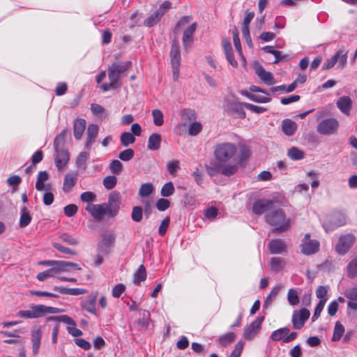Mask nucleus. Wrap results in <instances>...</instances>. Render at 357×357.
<instances>
[{
    "mask_svg": "<svg viewBox=\"0 0 357 357\" xmlns=\"http://www.w3.org/2000/svg\"><path fill=\"white\" fill-rule=\"evenodd\" d=\"M319 242L316 239H311L310 234H306L301 243V252L305 255H312L319 250Z\"/></svg>",
    "mask_w": 357,
    "mask_h": 357,
    "instance_id": "nucleus-10",
    "label": "nucleus"
},
{
    "mask_svg": "<svg viewBox=\"0 0 357 357\" xmlns=\"http://www.w3.org/2000/svg\"><path fill=\"white\" fill-rule=\"evenodd\" d=\"M109 169L113 174H119L122 171L123 165L119 160H114L109 165Z\"/></svg>",
    "mask_w": 357,
    "mask_h": 357,
    "instance_id": "nucleus-54",
    "label": "nucleus"
},
{
    "mask_svg": "<svg viewBox=\"0 0 357 357\" xmlns=\"http://www.w3.org/2000/svg\"><path fill=\"white\" fill-rule=\"evenodd\" d=\"M266 220L275 227L276 231H284L290 226V220L287 218L284 212L279 208L268 211L266 215Z\"/></svg>",
    "mask_w": 357,
    "mask_h": 357,
    "instance_id": "nucleus-3",
    "label": "nucleus"
},
{
    "mask_svg": "<svg viewBox=\"0 0 357 357\" xmlns=\"http://www.w3.org/2000/svg\"><path fill=\"white\" fill-rule=\"evenodd\" d=\"M121 196L119 192L114 191L109 195L108 202L106 203L109 211V217H115L120 209Z\"/></svg>",
    "mask_w": 357,
    "mask_h": 357,
    "instance_id": "nucleus-16",
    "label": "nucleus"
},
{
    "mask_svg": "<svg viewBox=\"0 0 357 357\" xmlns=\"http://www.w3.org/2000/svg\"><path fill=\"white\" fill-rule=\"evenodd\" d=\"M78 211V208L75 204H68L63 208L65 215L68 217H72L76 214Z\"/></svg>",
    "mask_w": 357,
    "mask_h": 357,
    "instance_id": "nucleus-61",
    "label": "nucleus"
},
{
    "mask_svg": "<svg viewBox=\"0 0 357 357\" xmlns=\"http://www.w3.org/2000/svg\"><path fill=\"white\" fill-rule=\"evenodd\" d=\"M233 40L234 47L240 56H242V49L241 45V41L238 36V29L235 27L232 31Z\"/></svg>",
    "mask_w": 357,
    "mask_h": 357,
    "instance_id": "nucleus-52",
    "label": "nucleus"
},
{
    "mask_svg": "<svg viewBox=\"0 0 357 357\" xmlns=\"http://www.w3.org/2000/svg\"><path fill=\"white\" fill-rule=\"evenodd\" d=\"M296 128V123L290 119H285L282 123V130L288 136H292L295 133Z\"/></svg>",
    "mask_w": 357,
    "mask_h": 357,
    "instance_id": "nucleus-31",
    "label": "nucleus"
},
{
    "mask_svg": "<svg viewBox=\"0 0 357 357\" xmlns=\"http://www.w3.org/2000/svg\"><path fill=\"white\" fill-rule=\"evenodd\" d=\"M20 213L21 215L20 218L19 226L21 228H24L30 224L32 218L26 206L21 207Z\"/></svg>",
    "mask_w": 357,
    "mask_h": 357,
    "instance_id": "nucleus-32",
    "label": "nucleus"
},
{
    "mask_svg": "<svg viewBox=\"0 0 357 357\" xmlns=\"http://www.w3.org/2000/svg\"><path fill=\"white\" fill-rule=\"evenodd\" d=\"M269 251L273 255L282 254L287 252V245L281 239L271 240L268 243Z\"/></svg>",
    "mask_w": 357,
    "mask_h": 357,
    "instance_id": "nucleus-21",
    "label": "nucleus"
},
{
    "mask_svg": "<svg viewBox=\"0 0 357 357\" xmlns=\"http://www.w3.org/2000/svg\"><path fill=\"white\" fill-rule=\"evenodd\" d=\"M263 321L264 317H257L250 325L245 327L243 334V338L248 341L252 340L260 332Z\"/></svg>",
    "mask_w": 357,
    "mask_h": 357,
    "instance_id": "nucleus-13",
    "label": "nucleus"
},
{
    "mask_svg": "<svg viewBox=\"0 0 357 357\" xmlns=\"http://www.w3.org/2000/svg\"><path fill=\"white\" fill-rule=\"evenodd\" d=\"M287 155L293 160H299L304 158V153L297 147H291L288 150Z\"/></svg>",
    "mask_w": 357,
    "mask_h": 357,
    "instance_id": "nucleus-36",
    "label": "nucleus"
},
{
    "mask_svg": "<svg viewBox=\"0 0 357 357\" xmlns=\"http://www.w3.org/2000/svg\"><path fill=\"white\" fill-rule=\"evenodd\" d=\"M235 338L236 334L232 332H229L220 335L218 341L220 344L223 347H226L229 344L233 342Z\"/></svg>",
    "mask_w": 357,
    "mask_h": 357,
    "instance_id": "nucleus-34",
    "label": "nucleus"
},
{
    "mask_svg": "<svg viewBox=\"0 0 357 357\" xmlns=\"http://www.w3.org/2000/svg\"><path fill=\"white\" fill-rule=\"evenodd\" d=\"M131 61L124 63L114 62L108 68V77L110 82L120 86L119 81L123 73L127 71L131 66Z\"/></svg>",
    "mask_w": 357,
    "mask_h": 357,
    "instance_id": "nucleus-6",
    "label": "nucleus"
},
{
    "mask_svg": "<svg viewBox=\"0 0 357 357\" xmlns=\"http://www.w3.org/2000/svg\"><path fill=\"white\" fill-rule=\"evenodd\" d=\"M274 202L272 200L261 199L256 201L252 206V211L257 215H261L267 211L273 209Z\"/></svg>",
    "mask_w": 357,
    "mask_h": 357,
    "instance_id": "nucleus-19",
    "label": "nucleus"
},
{
    "mask_svg": "<svg viewBox=\"0 0 357 357\" xmlns=\"http://www.w3.org/2000/svg\"><path fill=\"white\" fill-rule=\"evenodd\" d=\"M344 333V326L340 321H337L334 327L333 335L332 338L333 341H339L343 336Z\"/></svg>",
    "mask_w": 357,
    "mask_h": 357,
    "instance_id": "nucleus-35",
    "label": "nucleus"
},
{
    "mask_svg": "<svg viewBox=\"0 0 357 357\" xmlns=\"http://www.w3.org/2000/svg\"><path fill=\"white\" fill-rule=\"evenodd\" d=\"M50 178L49 174L46 171H41L38 173L36 183V189H41L40 185L44 183Z\"/></svg>",
    "mask_w": 357,
    "mask_h": 357,
    "instance_id": "nucleus-50",
    "label": "nucleus"
},
{
    "mask_svg": "<svg viewBox=\"0 0 357 357\" xmlns=\"http://www.w3.org/2000/svg\"><path fill=\"white\" fill-rule=\"evenodd\" d=\"M287 301L291 305H296L299 303L298 294L294 289H290L287 293Z\"/></svg>",
    "mask_w": 357,
    "mask_h": 357,
    "instance_id": "nucleus-42",
    "label": "nucleus"
},
{
    "mask_svg": "<svg viewBox=\"0 0 357 357\" xmlns=\"http://www.w3.org/2000/svg\"><path fill=\"white\" fill-rule=\"evenodd\" d=\"M42 337V331L40 328H34L31 331V342L33 344V353L36 355L38 353Z\"/></svg>",
    "mask_w": 357,
    "mask_h": 357,
    "instance_id": "nucleus-28",
    "label": "nucleus"
},
{
    "mask_svg": "<svg viewBox=\"0 0 357 357\" xmlns=\"http://www.w3.org/2000/svg\"><path fill=\"white\" fill-rule=\"evenodd\" d=\"M143 210L141 206H134L131 213L132 220L136 222H139L142 220Z\"/></svg>",
    "mask_w": 357,
    "mask_h": 357,
    "instance_id": "nucleus-47",
    "label": "nucleus"
},
{
    "mask_svg": "<svg viewBox=\"0 0 357 357\" xmlns=\"http://www.w3.org/2000/svg\"><path fill=\"white\" fill-rule=\"evenodd\" d=\"M244 347V342L242 340L238 341L234 349L231 351L229 357H240Z\"/></svg>",
    "mask_w": 357,
    "mask_h": 357,
    "instance_id": "nucleus-56",
    "label": "nucleus"
},
{
    "mask_svg": "<svg viewBox=\"0 0 357 357\" xmlns=\"http://www.w3.org/2000/svg\"><path fill=\"white\" fill-rule=\"evenodd\" d=\"M126 287L123 284H118L115 285L112 290V295L114 298H119L122 293L125 291Z\"/></svg>",
    "mask_w": 357,
    "mask_h": 357,
    "instance_id": "nucleus-60",
    "label": "nucleus"
},
{
    "mask_svg": "<svg viewBox=\"0 0 357 357\" xmlns=\"http://www.w3.org/2000/svg\"><path fill=\"white\" fill-rule=\"evenodd\" d=\"M238 149L231 142H222L214 147V156L221 165H236Z\"/></svg>",
    "mask_w": 357,
    "mask_h": 357,
    "instance_id": "nucleus-1",
    "label": "nucleus"
},
{
    "mask_svg": "<svg viewBox=\"0 0 357 357\" xmlns=\"http://www.w3.org/2000/svg\"><path fill=\"white\" fill-rule=\"evenodd\" d=\"M161 142V135L158 133H153L149 137L147 147L151 151L158 150L160 147Z\"/></svg>",
    "mask_w": 357,
    "mask_h": 357,
    "instance_id": "nucleus-30",
    "label": "nucleus"
},
{
    "mask_svg": "<svg viewBox=\"0 0 357 357\" xmlns=\"http://www.w3.org/2000/svg\"><path fill=\"white\" fill-rule=\"evenodd\" d=\"M61 309L45 306L43 305H32L29 310H20L17 315L26 319H36L41 317L46 314H57L62 312Z\"/></svg>",
    "mask_w": 357,
    "mask_h": 357,
    "instance_id": "nucleus-4",
    "label": "nucleus"
},
{
    "mask_svg": "<svg viewBox=\"0 0 357 357\" xmlns=\"http://www.w3.org/2000/svg\"><path fill=\"white\" fill-rule=\"evenodd\" d=\"M78 177L77 172H69L66 174L63 181V190L69 192L75 185Z\"/></svg>",
    "mask_w": 357,
    "mask_h": 357,
    "instance_id": "nucleus-23",
    "label": "nucleus"
},
{
    "mask_svg": "<svg viewBox=\"0 0 357 357\" xmlns=\"http://www.w3.org/2000/svg\"><path fill=\"white\" fill-rule=\"evenodd\" d=\"M80 199L83 202H93L96 201V195L92 192L87 191L81 194Z\"/></svg>",
    "mask_w": 357,
    "mask_h": 357,
    "instance_id": "nucleus-57",
    "label": "nucleus"
},
{
    "mask_svg": "<svg viewBox=\"0 0 357 357\" xmlns=\"http://www.w3.org/2000/svg\"><path fill=\"white\" fill-rule=\"evenodd\" d=\"M146 278V271L144 265H140L138 269L134 273L133 282L135 284H139Z\"/></svg>",
    "mask_w": 357,
    "mask_h": 357,
    "instance_id": "nucleus-33",
    "label": "nucleus"
},
{
    "mask_svg": "<svg viewBox=\"0 0 357 357\" xmlns=\"http://www.w3.org/2000/svg\"><path fill=\"white\" fill-rule=\"evenodd\" d=\"M289 332L290 330L287 327L280 328L276 331H274L271 333L270 338L273 341L282 340L284 343H288L294 340L297 336V333L296 332Z\"/></svg>",
    "mask_w": 357,
    "mask_h": 357,
    "instance_id": "nucleus-14",
    "label": "nucleus"
},
{
    "mask_svg": "<svg viewBox=\"0 0 357 357\" xmlns=\"http://www.w3.org/2000/svg\"><path fill=\"white\" fill-rule=\"evenodd\" d=\"M197 28V24L194 22L184 29L182 38V43L185 50H188L193 43L194 34Z\"/></svg>",
    "mask_w": 357,
    "mask_h": 357,
    "instance_id": "nucleus-18",
    "label": "nucleus"
},
{
    "mask_svg": "<svg viewBox=\"0 0 357 357\" xmlns=\"http://www.w3.org/2000/svg\"><path fill=\"white\" fill-rule=\"evenodd\" d=\"M152 116L153 118V123L157 126H160L163 124V114L159 109H153L152 111Z\"/></svg>",
    "mask_w": 357,
    "mask_h": 357,
    "instance_id": "nucleus-48",
    "label": "nucleus"
},
{
    "mask_svg": "<svg viewBox=\"0 0 357 357\" xmlns=\"http://www.w3.org/2000/svg\"><path fill=\"white\" fill-rule=\"evenodd\" d=\"M270 264L271 269L278 271L284 268L285 262L284 260L280 257H272Z\"/></svg>",
    "mask_w": 357,
    "mask_h": 357,
    "instance_id": "nucleus-41",
    "label": "nucleus"
},
{
    "mask_svg": "<svg viewBox=\"0 0 357 357\" xmlns=\"http://www.w3.org/2000/svg\"><path fill=\"white\" fill-rule=\"evenodd\" d=\"M97 296L98 292H95L94 294L89 295L82 302V308L93 314H97L96 309Z\"/></svg>",
    "mask_w": 357,
    "mask_h": 357,
    "instance_id": "nucleus-20",
    "label": "nucleus"
},
{
    "mask_svg": "<svg viewBox=\"0 0 357 357\" xmlns=\"http://www.w3.org/2000/svg\"><path fill=\"white\" fill-rule=\"evenodd\" d=\"M86 211L97 221L102 220L106 215L109 217V211L106 203L99 204L89 203L86 206Z\"/></svg>",
    "mask_w": 357,
    "mask_h": 357,
    "instance_id": "nucleus-12",
    "label": "nucleus"
},
{
    "mask_svg": "<svg viewBox=\"0 0 357 357\" xmlns=\"http://www.w3.org/2000/svg\"><path fill=\"white\" fill-rule=\"evenodd\" d=\"M61 239L71 245H76L78 244V241L74 238L73 236L68 234H63L61 236Z\"/></svg>",
    "mask_w": 357,
    "mask_h": 357,
    "instance_id": "nucleus-63",
    "label": "nucleus"
},
{
    "mask_svg": "<svg viewBox=\"0 0 357 357\" xmlns=\"http://www.w3.org/2000/svg\"><path fill=\"white\" fill-rule=\"evenodd\" d=\"M169 222H170V218L168 216L166 217L161 222L160 225L159 227V229H158V233L161 236H163L166 234L167 229L169 227Z\"/></svg>",
    "mask_w": 357,
    "mask_h": 357,
    "instance_id": "nucleus-59",
    "label": "nucleus"
},
{
    "mask_svg": "<svg viewBox=\"0 0 357 357\" xmlns=\"http://www.w3.org/2000/svg\"><path fill=\"white\" fill-rule=\"evenodd\" d=\"M120 140L122 145L126 147L135 142V137L132 133L129 132H125L121 135Z\"/></svg>",
    "mask_w": 357,
    "mask_h": 357,
    "instance_id": "nucleus-39",
    "label": "nucleus"
},
{
    "mask_svg": "<svg viewBox=\"0 0 357 357\" xmlns=\"http://www.w3.org/2000/svg\"><path fill=\"white\" fill-rule=\"evenodd\" d=\"M347 61V52L344 51V47H341L338 51L329 59L326 60L322 68L324 70H328L333 68L335 63H338V67L344 68Z\"/></svg>",
    "mask_w": 357,
    "mask_h": 357,
    "instance_id": "nucleus-8",
    "label": "nucleus"
},
{
    "mask_svg": "<svg viewBox=\"0 0 357 357\" xmlns=\"http://www.w3.org/2000/svg\"><path fill=\"white\" fill-rule=\"evenodd\" d=\"M162 16L156 10L144 20V24L147 27H151L156 24Z\"/></svg>",
    "mask_w": 357,
    "mask_h": 357,
    "instance_id": "nucleus-37",
    "label": "nucleus"
},
{
    "mask_svg": "<svg viewBox=\"0 0 357 357\" xmlns=\"http://www.w3.org/2000/svg\"><path fill=\"white\" fill-rule=\"evenodd\" d=\"M153 191V186L151 183L142 184L139 190V195L142 197L149 196Z\"/></svg>",
    "mask_w": 357,
    "mask_h": 357,
    "instance_id": "nucleus-40",
    "label": "nucleus"
},
{
    "mask_svg": "<svg viewBox=\"0 0 357 357\" xmlns=\"http://www.w3.org/2000/svg\"><path fill=\"white\" fill-rule=\"evenodd\" d=\"M206 172L210 176H214L219 172L222 174L230 176L235 174L238 170L236 165H222L220 167L206 166Z\"/></svg>",
    "mask_w": 357,
    "mask_h": 357,
    "instance_id": "nucleus-15",
    "label": "nucleus"
},
{
    "mask_svg": "<svg viewBox=\"0 0 357 357\" xmlns=\"http://www.w3.org/2000/svg\"><path fill=\"white\" fill-rule=\"evenodd\" d=\"M255 72L261 80L266 84L271 86L275 84L273 74L271 72L266 71L262 66H257L255 69Z\"/></svg>",
    "mask_w": 357,
    "mask_h": 357,
    "instance_id": "nucleus-25",
    "label": "nucleus"
},
{
    "mask_svg": "<svg viewBox=\"0 0 357 357\" xmlns=\"http://www.w3.org/2000/svg\"><path fill=\"white\" fill-rule=\"evenodd\" d=\"M348 276L354 278L357 276V257L347 265Z\"/></svg>",
    "mask_w": 357,
    "mask_h": 357,
    "instance_id": "nucleus-43",
    "label": "nucleus"
},
{
    "mask_svg": "<svg viewBox=\"0 0 357 357\" xmlns=\"http://www.w3.org/2000/svg\"><path fill=\"white\" fill-rule=\"evenodd\" d=\"M347 222V217L342 212L335 211L328 215L323 222V227L326 232L332 231L344 226Z\"/></svg>",
    "mask_w": 357,
    "mask_h": 357,
    "instance_id": "nucleus-5",
    "label": "nucleus"
},
{
    "mask_svg": "<svg viewBox=\"0 0 357 357\" xmlns=\"http://www.w3.org/2000/svg\"><path fill=\"white\" fill-rule=\"evenodd\" d=\"M135 155V152L131 149H126L121 152H120L119 155V158L120 160L123 161H129L133 158Z\"/></svg>",
    "mask_w": 357,
    "mask_h": 357,
    "instance_id": "nucleus-53",
    "label": "nucleus"
},
{
    "mask_svg": "<svg viewBox=\"0 0 357 357\" xmlns=\"http://www.w3.org/2000/svg\"><path fill=\"white\" fill-rule=\"evenodd\" d=\"M356 241V238L352 234H347L340 236L335 245V251L341 255H344L350 250Z\"/></svg>",
    "mask_w": 357,
    "mask_h": 357,
    "instance_id": "nucleus-9",
    "label": "nucleus"
},
{
    "mask_svg": "<svg viewBox=\"0 0 357 357\" xmlns=\"http://www.w3.org/2000/svg\"><path fill=\"white\" fill-rule=\"evenodd\" d=\"M202 129V125L199 122L194 121L189 125L188 133L191 136L197 135Z\"/></svg>",
    "mask_w": 357,
    "mask_h": 357,
    "instance_id": "nucleus-45",
    "label": "nucleus"
},
{
    "mask_svg": "<svg viewBox=\"0 0 357 357\" xmlns=\"http://www.w3.org/2000/svg\"><path fill=\"white\" fill-rule=\"evenodd\" d=\"M280 287L278 286V287H275L274 288H273V289L271 290V291L270 292V294L266 298L264 307L268 306L273 302V301L275 300V298H276V296L278 294V293L280 292Z\"/></svg>",
    "mask_w": 357,
    "mask_h": 357,
    "instance_id": "nucleus-51",
    "label": "nucleus"
},
{
    "mask_svg": "<svg viewBox=\"0 0 357 357\" xmlns=\"http://www.w3.org/2000/svg\"><path fill=\"white\" fill-rule=\"evenodd\" d=\"M344 295L349 301H357V287L346 290Z\"/></svg>",
    "mask_w": 357,
    "mask_h": 357,
    "instance_id": "nucleus-64",
    "label": "nucleus"
},
{
    "mask_svg": "<svg viewBox=\"0 0 357 357\" xmlns=\"http://www.w3.org/2000/svg\"><path fill=\"white\" fill-rule=\"evenodd\" d=\"M171 63L172 68H179L181 63V54L178 41L173 40L170 50Z\"/></svg>",
    "mask_w": 357,
    "mask_h": 357,
    "instance_id": "nucleus-22",
    "label": "nucleus"
},
{
    "mask_svg": "<svg viewBox=\"0 0 357 357\" xmlns=\"http://www.w3.org/2000/svg\"><path fill=\"white\" fill-rule=\"evenodd\" d=\"M310 312L306 308L295 310L292 314V324L295 329H301L309 319Z\"/></svg>",
    "mask_w": 357,
    "mask_h": 357,
    "instance_id": "nucleus-17",
    "label": "nucleus"
},
{
    "mask_svg": "<svg viewBox=\"0 0 357 357\" xmlns=\"http://www.w3.org/2000/svg\"><path fill=\"white\" fill-rule=\"evenodd\" d=\"M170 206V202L166 199H160L156 203V208L160 211H164Z\"/></svg>",
    "mask_w": 357,
    "mask_h": 357,
    "instance_id": "nucleus-62",
    "label": "nucleus"
},
{
    "mask_svg": "<svg viewBox=\"0 0 357 357\" xmlns=\"http://www.w3.org/2000/svg\"><path fill=\"white\" fill-rule=\"evenodd\" d=\"M337 108L344 114L349 115L352 107V100L350 97L344 96L337 101Z\"/></svg>",
    "mask_w": 357,
    "mask_h": 357,
    "instance_id": "nucleus-26",
    "label": "nucleus"
},
{
    "mask_svg": "<svg viewBox=\"0 0 357 357\" xmlns=\"http://www.w3.org/2000/svg\"><path fill=\"white\" fill-rule=\"evenodd\" d=\"M114 236L112 234H107L105 235L100 243L98 245V250L101 252H105L106 254L109 252V250L113 245L114 241Z\"/></svg>",
    "mask_w": 357,
    "mask_h": 357,
    "instance_id": "nucleus-27",
    "label": "nucleus"
},
{
    "mask_svg": "<svg viewBox=\"0 0 357 357\" xmlns=\"http://www.w3.org/2000/svg\"><path fill=\"white\" fill-rule=\"evenodd\" d=\"M167 170L172 175H174L178 169H179V161L178 160H171L167 162Z\"/></svg>",
    "mask_w": 357,
    "mask_h": 357,
    "instance_id": "nucleus-58",
    "label": "nucleus"
},
{
    "mask_svg": "<svg viewBox=\"0 0 357 357\" xmlns=\"http://www.w3.org/2000/svg\"><path fill=\"white\" fill-rule=\"evenodd\" d=\"M89 157V153L87 151H82L76 160V165L78 168L85 170L86 168V160Z\"/></svg>",
    "mask_w": 357,
    "mask_h": 357,
    "instance_id": "nucleus-38",
    "label": "nucleus"
},
{
    "mask_svg": "<svg viewBox=\"0 0 357 357\" xmlns=\"http://www.w3.org/2000/svg\"><path fill=\"white\" fill-rule=\"evenodd\" d=\"M328 288L326 286H319L316 290V296L320 298L321 301H325V303L327 301V294Z\"/></svg>",
    "mask_w": 357,
    "mask_h": 357,
    "instance_id": "nucleus-55",
    "label": "nucleus"
},
{
    "mask_svg": "<svg viewBox=\"0 0 357 357\" xmlns=\"http://www.w3.org/2000/svg\"><path fill=\"white\" fill-rule=\"evenodd\" d=\"M66 130H63L54 139V147L56 151L54 162L56 168L62 170L69 161V153L63 146Z\"/></svg>",
    "mask_w": 357,
    "mask_h": 357,
    "instance_id": "nucleus-2",
    "label": "nucleus"
},
{
    "mask_svg": "<svg viewBox=\"0 0 357 357\" xmlns=\"http://www.w3.org/2000/svg\"><path fill=\"white\" fill-rule=\"evenodd\" d=\"M86 129V121L84 119H77L73 125V133L77 139H80Z\"/></svg>",
    "mask_w": 357,
    "mask_h": 357,
    "instance_id": "nucleus-29",
    "label": "nucleus"
},
{
    "mask_svg": "<svg viewBox=\"0 0 357 357\" xmlns=\"http://www.w3.org/2000/svg\"><path fill=\"white\" fill-rule=\"evenodd\" d=\"M339 127V123L334 118H329L321 121L317 126V132L319 134L329 135L334 134Z\"/></svg>",
    "mask_w": 357,
    "mask_h": 357,
    "instance_id": "nucleus-11",
    "label": "nucleus"
},
{
    "mask_svg": "<svg viewBox=\"0 0 357 357\" xmlns=\"http://www.w3.org/2000/svg\"><path fill=\"white\" fill-rule=\"evenodd\" d=\"M174 192V187L172 182L165 183L161 189L160 194L164 197L171 196Z\"/></svg>",
    "mask_w": 357,
    "mask_h": 357,
    "instance_id": "nucleus-46",
    "label": "nucleus"
},
{
    "mask_svg": "<svg viewBox=\"0 0 357 357\" xmlns=\"http://www.w3.org/2000/svg\"><path fill=\"white\" fill-rule=\"evenodd\" d=\"M250 151L248 148L245 146H241L240 148L239 155L237 156V162L235 164L246 160L250 157Z\"/></svg>",
    "mask_w": 357,
    "mask_h": 357,
    "instance_id": "nucleus-49",
    "label": "nucleus"
},
{
    "mask_svg": "<svg viewBox=\"0 0 357 357\" xmlns=\"http://www.w3.org/2000/svg\"><path fill=\"white\" fill-rule=\"evenodd\" d=\"M244 103L239 102L236 99L227 98L225 99V110L235 118H245V112L243 110Z\"/></svg>",
    "mask_w": 357,
    "mask_h": 357,
    "instance_id": "nucleus-7",
    "label": "nucleus"
},
{
    "mask_svg": "<svg viewBox=\"0 0 357 357\" xmlns=\"http://www.w3.org/2000/svg\"><path fill=\"white\" fill-rule=\"evenodd\" d=\"M102 183L107 190H112L116 186L117 178L115 176H107L103 179Z\"/></svg>",
    "mask_w": 357,
    "mask_h": 357,
    "instance_id": "nucleus-44",
    "label": "nucleus"
},
{
    "mask_svg": "<svg viewBox=\"0 0 357 357\" xmlns=\"http://www.w3.org/2000/svg\"><path fill=\"white\" fill-rule=\"evenodd\" d=\"M98 133V126L96 124L89 125L86 130L85 149L90 150L91 144L95 142Z\"/></svg>",
    "mask_w": 357,
    "mask_h": 357,
    "instance_id": "nucleus-24",
    "label": "nucleus"
}]
</instances>
